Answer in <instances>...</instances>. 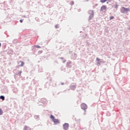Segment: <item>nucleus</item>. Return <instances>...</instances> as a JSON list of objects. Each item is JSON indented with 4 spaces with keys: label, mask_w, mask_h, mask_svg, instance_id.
<instances>
[{
    "label": "nucleus",
    "mask_w": 130,
    "mask_h": 130,
    "mask_svg": "<svg viewBox=\"0 0 130 130\" xmlns=\"http://www.w3.org/2000/svg\"><path fill=\"white\" fill-rule=\"evenodd\" d=\"M120 11L122 14H126L129 11V8H126L125 7H121Z\"/></svg>",
    "instance_id": "obj_1"
},
{
    "label": "nucleus",
    "mask_w": 130,
    "mask_h": 130,
    "mask_svg": "<svg viewBox=\"0 0 130 130\" xmlns=\"http://www.w3.org/2000/svg\"><path fill=\"white\" fill-rule=\"evenodd\" d=\"M3 113L2 110L0 108V115H2Z\"/></svg>",
    "instance_id": "obj_13"
},
{
    "label": "nucleus",
    "mask_w": 130,
    "mask_h": 130,
    "mask_svg": "<svg viewBox=\"0 0 130 130\" xmlns=\"http://www.w3.org/2000/svg\"><path fill=\"white\" fill-rule=\"evenodd\" d=\"M24 130H30V128H29V127L25 126L24 128Z\"/></svg>",
    "instance_id": "obj_7"
},
{
    "label": "nucleus",
    "mask_w": 130,
    "mask_h": 130,
    "mask_svg": "<svg viewBox=\"0 0 130 130\" xmlns=\"http://www.w3.org/2000/svg\"><path fill=\"white\" fill-rule=\"evenodd\" d=\"M53 122H54L55 124H57V123H59V120L58 119H53L52 120Z\"/></svg>",
    "instance_id": "obj_5"
},
{
    "label": "nucleus",
    "mask_w": 130,
    "mask_h": 130,
    "mask_svg": "<svg viewBox=\"0 0 130 130\" xmlns=\"http://www.w3.org/2000/svg\"><path fill=\"white\" fill-rule=\"evenodd\" d=\"M37 48H40L41 47H40V46H37Z\"/></svg>",
    "instance_id": "obj_18"
},
{
    "label": "nucleus",
    "mask_w": 130,
    "mask_h": 130,
    "mask_svg": "<svg viewBox=\"0 0 130 130\" xmlns=\"http://www.w3.org/2000/svg\"><path fill=\"white\" fill-rule=\"evenodd\" d=\"M107 7L106 6L104 5L103 6H102L101 8V11H103L104 10H107Z\"/></svg>",
    "instance_id": "obj_3"
},
{
    "label": "nucleus",
    "mask_w": 130,
    "mask_h": 130,
    "mask_svg": "<svg viewBox=\"0 0 130 130\" xmlns=\"http://www.w3.org/2000/svg\"><path fill=\"white\" fill-rule=\"evenodd\" d=\"M0 99L3 100V101H4L5 100V97L4 96V95H1L0 96Z\"/></svg>",
    "instance_id": "obj_8"
},
{
    "label": "nucleus",
    "mask_w": 130,
    "mask_h": 130,
    "mask_svg": "<svg viewBox=\"0 0 130 130\" xmlns=\"http://www.w3.org/2000/svg\"><path fill=\"white\" fill-rule=\"evenodd\" d=\"M118 7V5H115V8L116 9H117Z\"/></svg>",
    "instance_id": "obj_16"
},
{
    "label": "nucleus",
    "mask_w": 130,
    "mask_h": 130,
    "mask_svg": "<svg viewBox=\"0 0 130 130\" xmlns=\"http://www.w3.org/2000/svg\"><path fill=\"white\" fill-rule=\"evenodd\" d=\"M50 118H51V119H52V120L55 119V118H54V117L53 116H52V115H51V116H50Z\"/></svg>",
    "instance_id": "obj_14"
},
{
    "label": "nucleus",
    "mask_w": 130,
    "mask_h": 130,
    "mask_svg": "<svg viewBox=\"0 0 130 130\" xmlns=\"http://www.w3.org/2000/svg\"><path fill=\"white\" fill-rule=\"evenodd\" d=\"M107 0H101V2L102 3H104L107 2Z\"/></svg>",
    "instance_id": "obj_11"
},
{
    "label": "nucleus",
    "mask_w": 130,
    "mask_h": 130,
    "mask_svg": "<svg viewBox=\"0 0 130 130\" xmlns=\"http://www.w3.org/2000/svg\"><path fill=\"white\" fill-rule=\"evenodd\" d=\"M114 19V16H110V20H113Z\"/></svg>",
    "instance_id": "obj_9"
},
{
    "label": "nucleus",
    "mask_w": 130,
    "mask_h": 130,
    "mask_svg": "<svg viewBox=\"0 0 130 130\" xmlns=\"http://www.w3.org/2000/svg\"><path fill=\"white\" fill-rule=\"evenodd\" d=\"M22 71H20L18 72V74L19 75V76L20 77L21 76Z\"/></svg>",
    "instance_id": "obj_12"
},
{
    "label": "nucleus",
    "mask_w": 130,
    "mask_h": 130,
    "mask_svg": "<svg viewBox=\"0 0 130 130\" xmlns=\"http://www.w3.org/2000/svg\"><path fill=\"white\" fill-rule=\"evenodd\" d=\"M69 126V125L68 123H65L64 125H63V128L64 130H67L68 127Z\"/></svg>",
    "instance_id": "obj_4"
},
{
    "label": "nucleus",
    "mask_w": 130,
    "mask_h": 130,
    "mask_svg": "<svg viewBox=\"0 0 130 130\" xmlns=\"http://www.w3.org/2000/svg\"><path fill=\"white\" fill-rule=\"evenodd\" d=\"M81 108L82 109L85 110L87 108V106L85 103H82L81 105Z\"/></svg>",
    "instance_id": "obj_2"
},
{
    "label": "nucleus",
    "mask_w": 130,
    "mask_h": 130,
    "mask_svg": "<svg viewBox=\"0 0 130 130\" xmlns=\"http://www.w3.org/2000/svg\"><path fill=\"white\" fill-rule=\"evenodd\" d=\"M96 60L98 61V63L100 64L101 61H100V59L99 58H96Z\"/></svg>",
    "instance_id": "obj_10"
},
{
    "label": "nucleus",
    "mask_w": 130,
    "mask_h": 130,
    "mask_svg": "<svg viewBox=\"0 0 130 130\" xmlns=\"http://www.w3.org/2000/svg\"><path fill=\"white\" fill-rule=\"evenodd\" d=\"M19 62L21 63V64L20 65V67H23L24 64V63L23 61H19Z\"/></svg>",
    "instance_id": "obj_6"
},
{
    "label": "nucleus",
    "mask_w": 130,
    "mask_h": 130,
    "mask_svg": "<svg viewBox=\"0 0 130 130\" xmlns=\"http://www.w3.org/2000/svg\"><path fill=\"white\" fill-rule=\"evenodd\" d=\"M70 64H71V62H69L67 63V66H69Z\"/></svg>",
    "instance_id": "obj_15"
},
{
    "label": "nucleus",
    "mask_w": 130,
    "mask_h": 130,
    "mask_svg": "<svg viewBox=\"0 0 130 130\" xmlns=\"http://www.w3.org/2000/svg\"><path fill=\"white\" fill-rule=\"evenodd\" d=\"M20 23H22L23 21L22 20H20Z\"/></svg>",
    "instance_id": "obj_17"
},
{
    "label": "nucleus",
    "mask_w": 130,
    "mask_h": 130,
    "mask_svg": "<svg viewBox=\"0 0 130 130\" xmlns=\"http://www.w3.org/2000/svg\"><path fill=\"white\" fill-rule=\"evenodd\" d=\"M1 43H0V47H1Z\"/></svg>",
    "instance_id": "obj_19"
},
{
    "label": "nucleus",
    "mask_w": 130,
    "mask_h": 130,
    "mask_svg": "<svg viewBox=\"0 0 130 130\" xmlns=\"http://www.w3.org/2000/svg\"><path fill=\"white\" fill-rule=\"evenodd\" d=\"M107 4H109V3H107Z\"/></svg>",
    "instance_id": "obj_20"
}]
</instances>
